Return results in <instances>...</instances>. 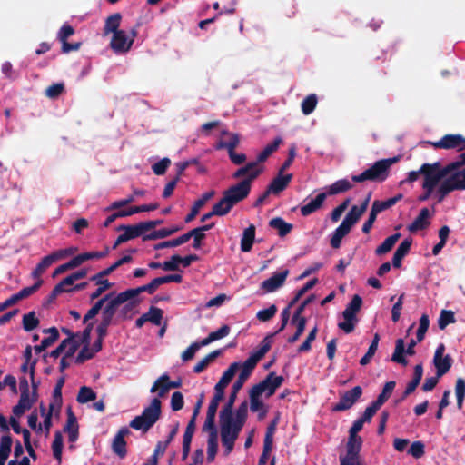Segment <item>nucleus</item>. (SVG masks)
<instances>
[{
	"label": "nucleus",
	"mask_w": 465,
	"mask_h": 465,
	"mask_svg": "<svg viewBox=\"0 0 465 465\" xmlns=\"http://www.w3.org/2000/svg\"><path fill=\"white\" fill-rule=\"evenodd\" d=\"M252 372V371H251L248 368H246L245 366L242 365V370L240 371V374L232 387L231 393H230L228 401H227V409L228 410L232 403H235L239 391L243 387L245 381L251 376Z\"/></svg>",
	"instance_id": "nucleus-17"
},
{
	"label": "nucleus",
	"mask_w": 465,
	"mask_h": 465,
	"mask_svg": "<svg viewBox=\"0 0 465 465\" xmlns=\"http://www.w3.org/2000/svg\"><path fill=\"white\" fill-rule=\"evenodd\" d=\"M277 312V307L275 304H272L269 308L261 310L257 312L256 318L261 322H268L272 318L274 317V315Z\"/></svg>",
	"instance_id": "nucleus-63"
},
{
	"label": "nucleus",
	"mask_w": 465,
	"mask_h": 465,
	"mask_svg": "<svg viewBox=\"0 0 465 465\" xmlns=\"http://www.w3.org/2000/svg\"><path fill=\"white\" fill-rule=\"evenodd\" d=\"M292 179V173L283 174L278 172L276 177H274L268 185L269 191H271L273 194L280 193L287 188Z\"/></svg>",
	"instance_id": "nucleus-21"
},
{
	"label": "nucleus",
	"mask_w": 465,
	"mask_h": 465,
	"mask_svg": "<svg viewBox=\"0 0 465 465\" xmlns=\"http://www.w3.org/2000/svg\"><path fill=\"white\" fill-rule=\"evenodd\" d=\"M133 257L131 255H124L119 260H117L115 262H114L111 266L108 268L99 272L95 275H93L90 280H96L99 278H104L111 274L114 271H115L118 267L122 266L123 264L128 263L132 262Z\"/></svg>",
	"instance_id": "nucleus-36"
},
{
	"label": "nucleus",
	"mask_w": 465,
	"mask_h": 465,
	"mask_svg": "<svg viewBox=\"0 0 465 465\" xmlns=\"http://www.w3.org/2000/svg\"><path fill=\"white\" fill-rule=\"evenodd\" d=\"M284 379L282 376L276 375L275 372H270L264 380L252 386L251 390L256 391V392L262 394L266 393L267 397L272 396L276 390L282 386Z\"/></svg>",
	"instance_id": "nucleus-9"
},
{
	"label": "nucleus",
	"mask_w": 465,
	"mask_h": 465,
	"mask_svg": "<svg viewBox=\"0 0 465 465\" xmlns=\"http://www.w3.org/2000/svg\"><path fill=\"white\" fill-rule=\"evenodd\" d=\"M140 25L141 24L137 23L135 26H134L130 30V36L127 35V34L124 30L114 32L110 42L111 48L115 53L128 52L134 44V38L137 36L138 28L140 27Z\"/></svg>",
	"instance_id": "nucleus-7"
},
{
	"label": "nucleus",
	"mask_w": 465,
	"mask_h": 465,
	"mask_svg": "<svg viewBox=\"0 0 465 465\" xmlns=\"http://www.w3.org/2000/svg\"><path fill=\"white\" fill-rule=\"evenodd\" d=\"M269 226L278 231V235L280 237H284L289 234L293 225L290 223H287L282 217H274L270 220Z\"/></svg>",
	"instance_id": "nucleus-33"
},
{
	"label": "nucleus",
	"mask_w": 465,
	"mask_h": 465,
	"mask_svg": "<svg viewBox=\"0 0 465 465\" xmlns=\"http://www.w3.org/2000/svg\"><path fill=\"white\" fill-rule=\"evenodd\" d=\"M239 362H232L228 369L223 373L222 377L220 378L219 381L224 383L225 385H229V383L232 381V378L236 374L237 371L240 368Z\"/></svg>",
	"instance_id": "nucleus-61"
},
{
	"label": "nucleus",
	"mask_w": 465,
	"mask_h": 465,
	"mask_svg": "<svg viewBox=\"0 0 465 465\" xmlns=\"http://www.w3.org/2000/svg\"><path fill=\"white\" fill-rule=\"evenodd\" d=\"M23 328L25 331H31L38 327L40 321L35 312H30L23 316Z\"/></svg>",
	"instance_id": "nucleus-50"
},
{
	"label": "nucleus",
	"mask_w": 465,
	"mask_h": 465,
	"mask_svg": "<svg viewBox=\"0 0 465 465\" xmlns=\"http://www.w3.org/2000/svg\"><path fill=\"white\" fill-rule=\"evenodd\" d=\"M118 321L119 320L117 319V316L115 317L112 313H109L107 310L103 308L101 313V320L96 326L95 331L101 333L100 335H103L104 334L105 331L108 332V328L111 325L117 324Z\"/></svg>",
	"instance_id": "nucleus-30"
},
{
	"label": "nucleus",
	"mask_w": 465,
	"mask_h": 465,
	"mask_svg": "<svg viewBox=\"0 0 465 465\" xmlns=\"http://www.w3.org/2000/svg\"><path fill=\"white\" fill-rule=\"evenodd\" d=\"M220 427L222 443L225 448V455H228L232 451L235 440L241 430L230 427L228 421L224 422V424L220 423Z\"/></svg>",
	"instance_id": "nucleus-13"
},
{
	"label": "nucleus",
	"mask_w": 465,
	"mask_h": 465,
	"mask_svg": "<svg viewBox=\"0 0 465 465\" xmlns=\"http://www.w3.org/2000/svg\"><path fill=\"white\" fill-rule=\"evenodd\" d=\"M318 282L317 278H313L307 282L301 289H299L292 300L290 302V306H294L297 302L312 288H313Z\"/></svg>",
	"instance_id": "nucleus-56"
},
{
	"label": "nucleus",
	"mask_w": 465,
	"mask_h": 465,
	"mask_svg": "<svg viewBox=\"0 0 465 465\" xmlns=\"http://www.w3.org/2000/svg\"><path fill=\"white\" fill-rule=\"evenodd\" d=\"M37 400L34 396L30 397L29 391H22L18 403L13 407V413L16 417L22 416L26 411L30 410Z\"/></svg>",
	"instance_id": "nucleus-22"
},
{
	"label": "nucleus",
	"mask_w": 465,
	"mask_h": 465,
	"mask_svg": "<svg viewBox=\"0 0 465 465\" xmlns=\"http://www.w3.org/2000/svg\"><path fill=\"white\" fill-rule=\"evenodd\" d=\"M166 381H168V374L163 373L153 382L150 391L152 393L157 391L159 398L164 397L166 393L170 391V388Z\"/></svg>",
	"instance_id": "nucleus-37"
},
{
	"label": "nucleus",
	"mask_w": 465,
	"mask_h": 465,
	"mask_svg": "<svg viewBox=\"0 0 465 465\" xmlns=\"http://www.w3.org/2000/svg\"><path fill=\"white\" fill-rule=\"evenodd\" d=\"M444 181L453 189V191L465 190V167L458 169L449 173Z\"/></svg>",
	"instance_id": "nucleus-23"
},
{
	"label": "nucleus",
	"mask_w": 465,
	"mask_h": 465,
	"mask_svg": "<svg viewBox=\"0 0 465 465\" xmlns=\"http://www.w3.org/2000/svg\"><path fill=\"white\" fill-rule=\"evenodd\" d=\"M254 241L255 226L253 224H250L242 232L240 243L241 251L242 252H249L252 248Z\"/></svg>",
	"instance_id": "nucleus-29"
},
{
	"label": "nucleus",
	"mask_w": 465,
	"mask_h": 465,
	"mask_svg": "<svg viewBox=\"0 0 465 465\" xmlns=\"http://www.w3.org/2000/svg\"><path fill=\"white\" fill-rule=\"evenodd\" d=\"M13 440L10 434L3 435L0 439V458L7 460L12 448Z\"/></svg>",
	"instance_id": "nucleus-53"
},
{
	"label": "nucleus",
	"mask_w": 465,
	"mask_h": 465,
	"mask_svg": "<svg viewBox=\"0 0 465 465\" xmlns=\"http://www.w3.org/2000/svg\"><path fill=\"white\" fill-rule=\"evenodd\" d=\"M263 172L262 166H257L256 163L249 162L245 165L238 168L232 174L233 179H249L251 175H255V180Z\"/></svg>",
	"instance_id": "nucleus-19"
},
{
	"label": "nucleus",
	"mask_w": 465,
	"mask_h": 465,
	"mask_svg": "<svg viewBox=\"0 0 465 465\" xmlns=\"http://www.w3.org/2000/svg\"><path fill=\"white\" fill-rule=\"evenodd\" d=\"M361 395L362 388L361 386L353 387L341 395L339 401L331 406V411L340 412L351 409Z\"/></svg>",
	"instance_id": "nucleus-8"
},
{
	"label": "nucleus",
	"mask_w": 465,
	"mask_h": 465,
	"mask_svg": "<svg viewBox=\"0 0 465 465\" xmlns=\"http://www.w3.org/2000/svg\"><path fill=\"white\" fill-rule=\"evenodd\" d=\"M215 192L211 190L209 192L204 193L201 198L196 200L191 209V212L186 215L184 221L185 223L192 222L196 215L199 213L200 209L211 199L213 197Z\"/></svg>",
	"instance_id": "nucleus-26"
},
{
	"label": "nucleus",
	"mask_w": 465,
	"mask_h": 465,
	"mask_svg": "<svg viewBox=\"0 0 465 465\" xmlns=\"http://www.w3.org/2000/svg\"><path fill=\"white\" fill-rule=\"evenodd\" d=\"M435 148L456 149L458 152L465 150V137L461 134H446L440 140L429 143Z\"/></svg>",
	"instance_id": "nucleus-11"
},
{
	"label": "nucleus",
	"mask_w": 465,
	"mask_h": 465,
	"mask_svg": "<svg viewBox=\"0 0 465 465\" xmlns=\"http://www.w3.org/2000/svg\"><path fill=\"white\" fill-rule=\"evenodd\" d=\"M361 305V297L359 294H355L342 312L344 321L339 322L338 327L345 333H351L354 331L355 325L358 322L357 313L360 312Z\"/></svg>",
	"instance_id": "nucleus-5"
},
{
	"label": "nucleus",
	"mask_w": 465,
	"mask_h": 465,
	"mask_svg": "<svg viewBox=\"0 0 465 465\" xmlns=\"http://www.w3.org/2000/svg\"><path fill=\"white\" fill-rule=\"evenodd\" d=\"M412 239L411 237L404 239L396 249L392 257V266L394 268L401 267L402 259L410 252Z\"/></svg>",
	"instance_id": "nucleus-24"
},
{
	"label": "nucleus",
	"mask_w": 465,
	"mask_h": 465,
	"mask_svg": "<svg viewBox=\"0 0 465 465\" xmlns=\"http://www.w3.org/2000/svg\"><path fill=\"white\" fill-rule=\"evenodd\" d=\"M423 375V367L422 364H417L414 367V373L412 380L407 384V387L403 392L402 399H405L411 393H412L418 385L420 384L421 378Z\"/></svg>",
	"instance_id": "nucleus-34"
},
{
	"label": "nucleus",
	"mask_w": 465,
	"mask_h": 465,
	"mask_svg": "<svg viewBox=\"0 0 465 465\" xmlns=\"http://www.w3.org/2000/svg\"><path fill=\"white\" fill-rule=\"evenodd\" d=\"M398 161V156L379 160L361 174L352 175L351 180L355 183H362L365 181L383 182L388 176L391 165Z\"/></svg>",
	"instance_id": "nucleus-2"
},
{
	"label": "nucleus",
	"mask_w": 465,
	"mask_h": 465,
	"mask_svg": "<svg viewBox=\"0 0 465 465\" xmlns=\"http://www.w3.org/2000/svg\"><path fill=\"white\" fill-rule=\"evenodd\" d=\"M207 444V460L212 462L218 451V436L209 435Z\"/></svg>",
	"instance_id": "nucleus-57"
},
{
	"label": "nucleus",
	"mask_w": 465,
	"mask_h": 465,
	"mask_svg": "<svg viewBox=\"0 0 465 465\" xmlns=\"http://www.w3.org/2000/svg\"><path fill=\"white\" fill-rule=\"evenodd\" d=\"M255 180V175H251L249 179H242L238 183L230 186L223 191V194L226 200L235 206L240 202L248 197L251 192L252 183Z\"/></svg>",
	"instance_id": "nucleus-6"
},
{
	"label": "nucleus",
	"mask_w": 465,
	"mask_h": 465,
	"mask_svg": "<svg viewBox=\"0 0 465 465\" xmlns=\"http://www.w3.org/2000/svg\"><path fill=\"white\" fill-rule=\"evenodd\" d=\"M288 274V270H284L281 272H275L270 278L262 282L261 288L265 292H273L284 283Z\"/></svg>",
	"instance_id": "nucleus-18"
},
{
	"label": "nucleus",
	"mask_w": 465,
	"mask_h": 465,
	"mask_svg": "<svg viewBox=\"0 0 465 465\" xmlns=\"http://www.w3.org/2000/svg\"><path fill=\"white\" fill-rule=\"evenodd\" d=\"M350 232L343 228L342 226L339 225L335 231L333 232L331 237V246L334 249H338L341 246V240L343 237H345Z\"/></svg>",
	"instance_id": "nucleus-54"
},
{
	"label": "nucleus",
	"mask_w": 465,
	"mask_h": 465,
	"mask_svg": "<svg viewBox=\"0 0 465 465\" xmlns=\"http://www.w3.org/2000/svg\"><path fill=\"white\" fill-rule=\"evenodd\" d=\"M317 103L318 99L316 94H311L307 95L302 102V111L303 114H311L316 108Z\"/></svg>",
	"instance_id": "nucleus-52"
},
{
	"label": "nucleus",
	"mask_w": 465,
	"mask_h": 465,
	"mask_svg": "<svg viewBox=\"0 0 465 465\" xmlns=\"http://www.w3.org/2000/svg\"><path fill=\"white\" fill-rule=\"evenodd\" d=\"M128 301L129 300L127 299L124 292H119L117 294H114L113 292V295L110 296L109 300H107L106 302V304L104 306V309L107 310L109 313H112L116 317V313L119 310V307Z\"/></svg>",
	"instance_id": "nucleus-28"
},
{
	"label": "nucleus",
	"mask_w": 465,
	"mask_h": 465,
	"mask_svg": "<svg viewBox=\"0 0 465 465\" xmlns=\"http://www.w3.org/2000/svg\"><path fill=\"white\" fill-rule=\"evenodd\" d=\"M282 143V139L281 137H276L271 143L267 144L264 149L257 155V158L254 163L259 166L260 163L265 162L272 154L274 153L280 144Z\"/></svg>",
	"instance_id": "nucleus-32"
},
{
	"label": "nucleus",
	"mask_w": 465,
	"mask_h": 465,
	"mask_svg": "<svg viewBox=\"0 0 465 465\" xmlns=\"http://www.w3.org/2000/svg\"><path fill=\"white\" fill-rule=\"evenodd\" d=\"M352 186V183L347 179H341L330 185L326 193L329 195L339 194L351 190Z\"/></svg>",
	"instance_id": "nucleus-38"
},
{
	"label": "nucleus",
	"mask_w": 465,
	"mask_h": 465,
	"mask_svg": "<svg viewBox=\"0 0 465 465\" xmlns=\"http://www.w3.org/2000/svg\"><path fill=\"white\" fill-rule=\"evenodd\" d=\"M146 315V319L151 323L159 326L162 323L163 311L160 308L151 306L147 312L143 313Z\"/></svg>",
	"instance_id": "nucleus-51"
},
{
	"label": "nucleus",
	"mask_w": 465,
	"mask_h": 465,
	"mask_svg": "<svg viewBox=\"0 0 465 465\" xmlns=\"http://www.w3.org/2000/svg\"><path fill=\"white\" fill-rule=\"evenodd\" d=\"M130 434L127 427H122L113 439L111 449L119 459H124L127 455V442L124 438Z\"/></svg>",
	"instance_id": "nucleus-14"
},
{
	"label": "nucleus",
	"mask_w": 465,
	"mask_h": 465,
	"mask_svg": "<svg viewBox=\"0 0 465 465\" xmlns=\"http://www.w3.org/2000/svg\"><path fill=\"white\" fill-rule=\"evenodd\" d=\"M396 386V382L393 381H387L382 389V391L378 395L377 399L372 401L375 405L381 408L391 397L394 388Z\"/></svg>",
	"instance_id": "nucleus-40"
},
{
	"label": "nucleus",
	"mask_w": 465,
	"mask_h": 465,
	"mask_svg": "<svg viewBox=\"0 0 465 465\" xmlns=\"http://www.w3.org/2000/svg\"><path fill=\"white\" fill-rule=\"evenodd\" d=\"M93 282H95L96 285H98L97 289L90 294V301L93 302L94 300H97L102 296L104 292H105L107 290L111 289L114 285L113 282H110L107 279L99 278L96 280H92Z\"/></svg>",
	"instance_id": "nucleus-43"
},
{
	"label": "nucleus",
	"mask_w": 465,
	"mask_h": 465,
	"mask_svg": "<svg viewBox=\"0 0 465 465\" xmlns=\"http://www.w3.org/2000/svg\"><path fill=\"white\" fill-rule=\"evenodd\" d=\"M362 446V440L360 436L349 434L348 442L346 444V453L360 457V451Z\"/></svg>",
	"instance_id": "nucleus-44"
},
{
	"label": "nucleus",
	"mask_w": 465,
	"mask_h": 465,
	"mask_svg": "<svg viewBox=\"0 0 465 465\" xmlns=\"http://www.w3.org/2000/svg\"><path fill=\"white\" fill-rule=\"evenodd\" d=\"M140 303V300L138 299H131L121 307L119 310V313L117 315V319L119 322H124L127 320H131L134 315L137 312L135 308Z\"/></svg>",
	"instance_id": "nucleus-27"
},
{
	"label": "nucleus",
	"mask_w": 465,
	"mask_h": 465,
	"mask_svg": "<svg viewBox=\"0 0 465 465\" xmlns=\"http://www.w3.org/2000/svg\"><path fill=\"white\" fill-rule=\"evenodd\" d=\"M262 394L256 392V391L250 390V408L253 412L259 411L262 410V411L259 414V418L262 419L266 414V410H264V404L260 400V396Z\"/></svg>",
	"instance_id": "nucleus-39"
},
{
	"label": "nucleus",
	"mask_w": 465,
	"mask_h": 465,
	"mask_svg": "<svg viewBox=\"0 0 465 465\" xmlns=\"http://www.w3.org/2000/svg\"><path fill=\"white\" fill-rule=\"evenodd\" d=\"M233 405L234 403H232L228 410L227 402L225 403L220 411V423L224 424L228 421L230 427L242 430L248 417V403L246 401H242L236 409L235 413H233Z\"/></svg>",
	"instance_id": "nucleus-3"
},
{
	"label": "nucleus",
	"mask_w": 465,
	"mask_h": 465,
	"mask_svg": "<svg viewBox=\"0 0 465 465\" xmlns=\"http://www.w3.org/2000/svg\"><path fill=\"white\" fill-rule=\"evenodd\" d=\"M76 251V248H65L60 249L49 255L45 256L40 262L38 263L44 270H46L49 266H51L54 262L58 260L64 259L69 255H72Z\"/></svg>",
	"instance_id": "nucleus-20"
},
{
	"label": "nucleus",
	"mask_w": 465,
	"mask_h": 465,
	"mask_svg": "<svg viewBox=\"0 0 465 465\" xmlns=\"http://www.w3.org/2000/svg\"><path fill=\"white\" fill-rule=\"evenodd\" d=\"M455 322L456 319L452 311L442 310L438 320V326L440 330H444L450 323H454Z\"/></svg>",
	"instance_id": "nucleus-55"
},
{
	"label": "nucleus",
	"mask_w": 465,
	"mask_h": 465,
	"mask_svg": "<svg viewBox=\"0 0 465 465\" xmlns=\"http://www.w3.org/2000/svg\"><path fill=\"white\" fill-rule=\"evenodd\" d=\"M42 284V281H38L36 282L35 284H33L32 286H29V287H25L23 288L21 291H19L17 293H15V297L17 301V302L22 300V299H25L28 296H30L31 294H33L35 292H36L39 287L41 286Z\"/></svg>",
	"instance_id": "nucleus-62"
},
{
	"label": "nucleus",
	"mask_w": 465,
	"mask_h": 465,
	"mask_svg": "<svg viewBox=\"0 0 465 465\" xmlns=\"http://www.w3.org/2000/svg\"><path fill=\"white\" fill-rule=\"evenodd\" d=\"M185 242H187L192 237L193 238V247L194 249H200L202 246V241L205 238V233L199 232L196 228L184 233Z\"/></svg>",
	"instance_id": "nucleus-59"
},
{
	"label": "nucleus",
	"mask_w": 465,
	"mask_h": 465,
	"mask_svg": "<svg viewBox=\"0 0 465 465\" xmlns=\"http://www.w3.org/2000/svg\"><path fill=\"white\" fill-rule=\"evenodd\" d=\"M74 34V29L68 24L63 25L57 34V39L62 43V52L70 53L72 51H77L81 47V43H68L67 39Z\"/></svg>",
	"instance_id": "nucleus-16"
},
{
	"label": "nucleus",
	"mask_w": 465,
	"mask_h": 465,
	"mask_svg": "<svg viewBox=\"0 0 465 465\" xmlns=\"http://www.w3.org/2000/svg\"><path fill=\"white\" fill-rule=\"evenodd\" d=\"M116 231H124V233L120 234L115 242L113 245V249H116L120 244L126 242L132 239L137 238L143 234L142 228L139 223L135 225H119Z\"/></svg>",
	"instance_id": "nucleus-15"
},
{
	"label": "nucleus",
	"mask_w": 465,
	"mask_h": 465,
	"mask_svg": "<svg viewBox=\"0 0 465 465\" xmlns=\"http://www.w3.org/2000/svg\"><path fill=\"white\" fill-rule=\"evenodd\" d=\"M64 447V439L61 431H55L54 440L52 443V450L54 458L58 461L59 464L62 462V452Z\"/></svg>",
	"instance_id": "nucleus-47"
},
{
	"label": "nucleus",
	"mask_w": 465,
	"mask_h": 465,
	"mask_svg": "<svg viewBox=\"0 0 465 465\" xmlns=\"http://www.w3.org/2000/svg\"><path fill=\"white\" fill-rule=\"evenodd\" d=\"M161 412V401L159 398H153L142 414L130 421L129 426L134 430L147 432L158 421Z\"/></svg>",
	"instance_id": "nucleus-1"
},
{
	"label": "nucleus",
	"mask_w": 465,
	"mask_h": 465,
	"mask_svg": "<svg viewBox=\"0 0 465 465\" xmlns=\"http://www.w3.org/2000/svg\"><path fill=\"white\" fill-rule=\"evenodd\" d=\"M96 397H97L96 393L93 391L92 388L87 387V386H83L80 388V390L78 391L76 401L81 404H84L89 401H94L96 399Z\"/></svg>",
	"instance_id": "nucleus-49"
},
{
	"label": "nucleus",
	"mask_w": 465,
	"mask_h": 465,
	"mask_svg": "<svg viewBox=\"0 0 465 465\" xmlns=\"http://www.w3.org/2000/svg\"><path fill=\"white\" fill-rule=\"evenodd\" d=\"M421 176L425 186L436 188L450 173L447 165L442 166L440 162L433 163H423L420 166Z\"/></svg>",
	"instance_id": "nucleus-4"
},
{
	"label": "nucleus",
	"mask_w": 465,
	"mask_h": 465,
	"mask_svg": "<svg viewBox=\"0 0 465 465\" xmlns=\"http://www.w3.org/2000/svg\"><path fill=\"white\" fill-rule=\"evenodd\" d=\"M94 355V351L89 347V345L84 344L75 358V363L82 364L85 361L92 359Z\"/></svg>",
	"instance_id": "nucleus-64"
},
{
	"label": "nucleus",
	"mask_w": 465,
	"mask_h": 465,
	"mask_svg": "<svg viewBox=\"0 0 465 465\" xmlns=\"http://www.w3.org/2000/svg\"><path fill=\"white\" fill-rule=\"evenodd\" d=\"M417 343L418 342L414 339H411L409 341L407 348L405 349L404 341L402 339L396 340L395 349H394V352L391 356V361L394 362L400 363L403 366H406L408 361L404 357V353H406L410 356L414 355L415 354L414 348Z\"/></svg>",
	"instance_id": "nucleus-12"
},
{
	"label": "nucleus",
	"mask_w": 465,
	"mask_h": 465,
	"mask_svg": "<svg viewBox=\"0 0 465 465\" xmlns=\"http://www.w3.org/2000/svg\"><path fill=\"white\" fill-rule=\"evenodd\" d=\"M222 353L221 350H215L209 354H207L204 358H203L199 362H197L193 367V371L195 373L203 372L208 365L213 361L218 356Z\"/></svg>",
	"instance_id": "nucleus-45"
},
{
	"label": "nucleus",
	"mask_w": 465,
	"mask_h": 465,
	"mask_svg": "<svg viewBox=\"0 0 465 465\" xmlns=\"http://www.w3.org/2000/svg\"><path fill=\"white\" fill-rule=\"evenodd\" d=\"M327 197L326 193H319L314 199L311 200L310 203L301 206V213L302 216H309L312 213L319 210Z\"/></svg>",
	"instance_id": "nucleus-31"
},
{
	"label": "nucleus",
	"mask_w": 465,
	"mask_h": 465,
	"mask_svg": "<svg viewBox=\"0 0 465 465\" xmlns=\"http://www.w3.org/2000/svg\"><path fill=\"white\" fill-rule=\"evenodd\" d=\"M430 211L428 208H422L420 211L418 216L414 219V221L408 225V230L411 232H415L420 230H424L430 225Z\"/></svg>",
	"instance_id": "nucleus-25"
},
{
	"label": "nucleus",
	"mask_w": 465,
	"mask_h": 465,
	"mask_svg": "<svg viewBox=\"0 0 465 465\" xmlns=\"http://www.w3.org/2000/svg\"><path fill=\"white\" fill-rule=\"evenodd\" d=\"M265 354L264 351L258 349L249 356L242 365L253 371L259 361H261Z\"/></svg>",
	"instance_id": "nucleus-60"
},
{
	"label": "nucleus",
	"mask_w": 465,
	"mask_h": 465,
	"mask_svg": "<svg viewBox=\"0 0 465 465\" xmlns=\"http://www.w3.org/2000/svg\"><path fill=\"white\" fill-rule=\"evenodd\" d=\"M230 330L229 325H223L217 331L211 332L206 338L202 340V344L206 346L214 341L226 337L230 333Z\"/></svg>",
	"instance_id": "nucleus-46"
},
{
	"label": "nucleus",
	"mask_w": 465,
	"mask_h": 465,
	"mask_svg": "<svg viewBox=\"0 0 465 465\" xmlns=\"http://www.w3.org/2000/svg\"><path fill=\"white\" fill-rule=\"evenodd\" d=\"M402 198V194L399 193L395 195L394 197L389 198L385 201H379L375 200L372 203L371 211L374 212L376 214L392 207L395 205Z\"/></svg>",
	"instance_id": "nucleus-35"
},
{
	"label": "nucleus",
	"mask_w": 465,
	"mask_h": 465,
	"mask_svg": "<svg viewBox=\"0 0 465 465\" xmlns=\"http://www.w3.org/2000/svg\"><path fill=\"white\" fill-rule=\"evenodd\" d=\"M233 207L234 206L231 204L223 194L219 202L213 206V213H215L216 216H224L228 214Z\"/></svg>",
	"instance_id": "nucleus-48"
},
{
	"label": "nucleus",
	"mask_w": 465,
	"mask_h": 465,
	"mask_svg": "<svg viewBox=\"0 0 465 465\" xmlns=\"http://www.w3.org/2000/svg\"><path fill=\"white\" fill-rule=\"evenodd\" d=\"M240 143V139L238 134H231V137L229 141H220L219 143L216 145L217 149H226L228 151V153L230 152L235 151V148L238 146Z\"/></svg>",
	"instance_id": "nucleus-58"
},
{
	"label": "nucleus",
	"mask_w": 465,
	"mask_h": 465,
	"mask_svg": "<svg viewBox=\"0 0 465 465\" xmlns=\"http://www.w3.org/2000/svg\"><path fill=\"white\" fill-rule=\"evenodd\" d=\"M122 15L120 13H115L108 16L105 20L104 32L105 35L109 33L114 34V32H118L121 29H119L120 23H121Z\"/></svg>",
	"instance_id": "nucleus-42"
},
{
	"label": "nucleus",
	"mask_w": 465,
	"mask_h": 465,
	"mask_svg": "<svg viewBox=\"0 0 465 465\" xmlns=\"http://www.w3.org/2000/svg\"><path fill=\"white\" fill-rule=\"evenodd\" d=\"M445 345L440 343L438 345L434 357L433 364L436 369L438 377L445 375L452 366V358L450 354L444 356Z\"/></svg>",
	"instance_id": "nucleus-10"
},
{
	"label": "nucleus",
	"mask_w": 465,
	"mask_h": 465,
	"mask_svg": "<svg viewBox=\"0 0 465 465\" xmlns=\"http://www.w3.org/2000/svg\"><path fill=\"white\" fill-rule=\"evenodd\" d=\"M400 237H401L400 232H396V233L387 237L382 242V243L376 248L375 253L377 255H382V254L389 252L392 249V247L395 245L397 241L400 239Z\"/></svg>",
	"instance_id": "nucleus-41"
}]
</instances>
